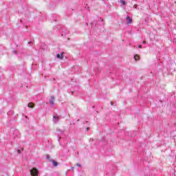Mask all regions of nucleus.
Instances as JSON below:
<instances>
[{
	"label": "nucleus",
	"mask_w": 176,
	"mask_h": 176,
	"mask_svg": "<svg viewBox=\"0 0 176 176\" xmlns=\"http://www.w3.org/2000/svg\"><path fill=\"white\" fill-rule=\"evenodd\" d=\"M30 174L32 176H38L39 171H38V169L33 168L30 170Z\"/></svg>",
	"instance_id": "f257e3e1"
},
{
	"label": "nucleus",
	"mask_w": 176,
	"mask_h": 176,
	"mask_svg": "<svg viewBox=\"0 0 176 176\" xmlns=\"http://www.w3.org/2000/svg\"><path fill=\"white\" fill-rule=\"evenodd\" d=\"M59 120H60V116H58V115L56 114L53 116L54 123H58Z\"/></svg>",
	"instance_id": "f03ea898"
},
{
	"label": "nucleus",
	"mask_w": 176,
	"mask_h": 176,
	"mask_svg": "<svg viewBox=\"0 0 176 176\" xmlns=\"http://www.w3.org/2000/svg\"><path fill=\"white\" fill-rule=\"evenodd\" d=\"M64 54V52H62L60 54H56V57L59 59V60H63L64 58V56H63Z\"/></svg>",
	"instance_id": "7ed1b4c3"
},
{
	"label": "nucleus",
	"mask_w": 176,
	"mask_h": 176,
	"mask_svg": "<svg viewBox=\"0 0 176 176\" xmlns=\"http://www.w3.org/2000/svg\"><path fill=\"white\" fill-rule=\"evenodd\" d=\"M50 162L52 163L54 167H57V166H58V163H57L54 160H50Z\"/></svg>",
	"instance_id": "20e7f679"
},
{
	"label": "nucleus",
	"mask_w": 176,
	"mask_h": 176,
	"mask_svg": "<svg viewBox=\"0 0 176 176\" xmlns=\"http://www.w3.org/2000/svg\"><path fill=\"white\" fill-rule=\"evenodd\" d=\"M133 19L130 16L126 17V24H131Z\"/></svg>",
	"instance_id": "39448f33"
},
{
	"label": "nucleus",
	"mask_w": 176,
	"mask_h": 176,
	"mask_svg": "<svg viewBox=\"0 0 176 176\" xmlns=\"http://www.w3.org/2000/svg\"><path fill=\"white\" fill-rule=\"evenodd\" d=\"M50 104L53 107L54 105V97L52 96L50 100Z\"/></svg>",
	"instance_id": "423d86ee"
},
{
	"label": "nucleus",
	"mask_w": 176,
	"mask_h": 176,
	"mask_svg": "<svg viewBox=\"0 0 176 176\" xmlns=\"http://www.w3.org/2000/svg\"><path fill=\"white\" fill-rule=\"evenodd\" d=\"M134 60L135 61H138V60H140V56L139 55H135L134 56Z\"/></svg>",
	"instance_id": "0eeeda50"
},
{
	"label": "nucleus",
	"mask_w": 176,
	"mask_h": 176,
	"mask_svg": "<svg viewBox=\"0 0 176 176\" xmlns=\"http://www.w3.org/2000/svg\"><path fill=\"white\" fill-rule=\"evenodd\" d=\"M28 108H34V103L30 102L28 104Z\"/></svg>",
	"instance_id": "6e6552de"
},
{
	"label": "nucleus",
	"mask_w": 176,
	"mask_h": 176,
	"mask_svg": "<svg viewBox=\"0 0 176 176\" xmlns=\"http://www.w3.org/2000/svg\"><path fill=\"white\" fill-rule=\"evenodd\" d=\"M120 3H121L123 6L126 5V1H124V0H120Z\"/></svg>",
	"instance_id": "1a4fd4ad"
},
{
	"label": "nucleus",
	"mask_w": 176,
	"mask_h": 176,
	"mask_svg": "<svg viewBox=\"0 0 176 176\" xmlns=\"http://www.w3.org/2000/svg\"><path fill=\"white\" fill-rule=\"evenodd\" d=\"M46 158L50 161L52 160V159H50V155H46Z\"/></svg>",
	"instance_id": "9d476101"
},
{
	"label": "nucleus",
	"mask_w": 176,
	"mask_h": 176,
	"mask_svg": "<svg viewBox=\"0 0 176 176\" xmlns=\"http://www.w3.org/2000/svg\"><path fill=\"white\" fill-rule=\"evenodd\" d=\"M13 134H19V131H14Z\"/></svg>",
	"instance_id": "9b49d317"
},
{
	"label": "nucleus",
	"mask_w": 176,
	"mask_h": 176,
	"mask_svg": "<svg viewBox=\"0 0 176 176\" xmlns=\"http://www.w3.org/2000/svg\"><path fill=\"white\" fill-rule=\"evenodd\" d=\"M77 167H81V165L80 164H76Z\"/></svg>",
	"instance_id": "f8f14e48"
},
{
	"label": "nucleus",
	"mask_w": 176,
	"mask_h": 176,
	"mask_svg": "<svg viewBox=\"0 0 176 176\" xmlns=\"http://www.w3.org/2000/svg\"><path fill=\"white\" fill-rule=\"evenodd\" d=\"M142 47V45H140L139 48L141 49Z\"/></svg>",
	"instance_id": "ddd939ff"
},
{
	"label": "nucleus",
	"mask_w": 176,
	"mask_h": 176,
	"mask_svg": "<svg viewBox=\"0 0 176 176\" xmlns=\"http://www.w3.org/2000/svg\"><path fill=\"white\" fill-rule=\"evenodd\" d=\"M143 43H144V44L146 43V41H143Z\"/></svg>",
	"instance_id": "4468645a"
},
{
	"label": "nucleus",
	"mask_w": 176,
	"mask_h": 176,
	"mask_svg": "<svg viewBox=\"0 0 176 176\" xmlns=\"http://www.w3.org/2000/svg\"><path fill=\"white\" fill-rule=\"evenodd\" d=\"M74 167H72V170H74Z\"/></svg>",
	"instance_id": "2eb2a0df"
},
{
	"label": "nucleus",
	"mask_w": 176,
	"mask_h": 176,
	"mask_svg": "<svg viewBox=\"0 0 176 176\" xmlns=\"http://www.w3.org/2000/svg\"><path fill=\"white\" fill-rule=\"evenodd\" d=\"M14 53H16V51H14Z\"/></svg>",
	"instance_id": "dca6fc26"
},
{
	"label": "nucleus",
	"mask_w": 176,
	"mask_h": 176,
	"mask_svg": "<svg viewBox=\"0 0 176 176\" xmlns=\"http://www.w3.org/2000/svg\"><path fill=\"white\" fill-rule=\"evenodd\" d=\"M87 130H89V128H87Z\"/></svg>",
	"instance_id": "f3484780"
},
{
	"label": "nucleus",
	"mask_w": 176,
	"mask_h": 176,
	"mask_svg": "<svg viewBox=\"0 0 176 176\" xmlns=\"http://www.w3.org/2000/svg\"><path fill=\"white\" fill-rule=\"evenodd\" d=\"M18 152H20V150H19Z\"/></svg>",
	"instance_id": "a211bd4d"
}]
</instances>
